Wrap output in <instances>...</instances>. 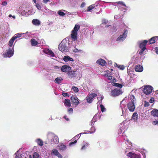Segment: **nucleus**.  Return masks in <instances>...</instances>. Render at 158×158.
I'll list each match as a JSON object with an SVG mask.
<instances>
[{"mask_svg": "<svg viewBox=\"0 0 158 158\" xmlns=\"http://www.w3.org/2000/svg\"><path fill=\"white\" fill-rule=\"evenodd\" d=\"M24 33H23L16 34L10 40L8 43L9 48L7 50L6 52L5 53V57H10L13 56L14 52V42L16 39L20 37Z\"/></svg>", "mask_w": 158, "mask_h": 158, "instance_id": "nucleus-1", "label": "nucleus"}, {"mask_svg": "<svg viewBox=\"0 0 158 158\" xmlns=\"http://www.w3.org/2000/svg\"><path fill=\"white\" fill-rule=\"evenodd\" d=\"M47 139L50 143L52 145L57 144L59 143V138L57 135L54 133L49 132L47 134Z\"/></svg>", "mask_w": 158, "mask_h": 158, "instance_id": "nucleus-2", "label": "nucleus"}, {"mask_svg": "<svg viewBox=\"0 0 158 158\" xmlns=\"http://www.w3.org/2000/svg\"><path fill=\"white\" fill-rule=\"evenodd\" d=\"M129 102L127 104V108L129 110L133 112L135 109V104L136 103V99L133 95H130L129 97Z\"/></svg>", "mask_w": 158, "mask_h": 158, "instance_id": "nucleus-3", "label": "nucleus"}, {"mask_svg": "<svg viewBox=\"0 0 158 158\" xmlns=\"http://www.w3.org/2000/svg\"><path fill=\"white\" fill-rule=\"evenodd\" d=\"M80 28V27L79 25L76 24L71 31V38L74 41L77 40V32Z\"/></svg>", "mask_w": 158, "mask_h": 158, "instance_id": "nucleus-4", "label": "nucleus"}, {"mask_svg": "<svg viewBox=\"0 0 158 158\" xmlns=\"http://www.w3.org/2000/svg\"><path fill=\"white\" fill-rule=\"evenodd\" d=\"M124 28H125V26H124ZM128 33V30L124 28L123 30L121 31V32L119 36L117 39V41L119 42H122L124 40L127 36V34Z\"/></svg>", "mask_w": 158, "mask_h": 158, "instance_id": "nucleus-5", "label": "nucleus"}, {"mask_svg": "<svg viewBox=\"0 0 158 158\" xmlns=\"http://www.w3.org/2000/svg\"><path fill=\"white\" fill-rule=\"evenodd\" d=\"M67 42L66 40H63L59 44L58 48L62 52H68V48L67 46Z\"/></svg>", "mask_w": 158, "mask_h": 158, "instance_id": "nucleus-6", "label": "nucleus"}, {"mask_svg": "<svg viewBox=\"0 0 158 158\" xmlns=\"http://www.w3.org/2000/svg\"><path fill=\"white\" fill-rule=\"evenodd\" d=\"M123 93L122 90L120 89L115 88L111 90L110 95L113 97H117Z\"/></svg>", "mask_w": 158, "mask_h": 158, "instance_id": "nucleus-7", "label": "nucleus"}, {"mask_svg": "<svg viewBox=\"0 0 158 158\" xmlns=\"http://www.w3.org/2000/svg\"><path fill=\"white\" fill-rule=\"evenodd\" d=\"M116 3L118 4H120V5H121V6H119L118 5V7L119 8H123V9H122V10H123L124 12L126 10H127V9L126 7L127 6H126V5L122 1H118V2H112L110 3V6H116Z\"/></svg>", "mask_w": 158, "mask_h": 158, "instance_id": "nucleus-8", "label": "nucleus"}, {"mask_svg": "<svg viewBox=\"0 0 158 158\" xmlns=\"http://www.w3.org/2000/svg\"><path fill=\"white\" fill-rule=\"evenodd\" d=\"M97 96L96 94L94 93H91L89 94L86 98V100L87 102L89 103H91L95 97Z\"/></svg>", "mask_w": 158, "mask_h": 158, "instance_id": "nucleus-9", "label": "nucleus"}, {"mask_svg": "<svg viewBox=\"0 0 158 158\" xmlns=\"http://www.w3.org/2000/svg\"><path fill=\"white\" fill-rule=\"evenodd\" d=\"M148 42V41L147 40H144L140 44L139 47L141 48V50L139 52V54H142L143 51L146 49L145 46Z\"/></svg>", "mask_w": 158, "mask_h": 158, "instance_id": "nucleus-10", "label": "nucleus"}, {"mask_svg": "<svg viewBox=\"0 0 158 158\" xmlns=\"http://www.w3.org/2000/svg\"><path fill=\"white\" fill-rule=\"evenodd\" d=\"M78 73V71L76 70L71 71L70 70L68 73L67 74L69 78H72L75 77L77 75Z\"/></svg>", "mask_w": 158, "mask_h": 158, "instance_id": "nucleus-11", "label": "nucleus"}, {"mask_svg": "<svg viewBox=\"0 0 158 158\" xmlns=\"http://www.w3.org/2000/svg\"><path fill=\"white\" fill-rule=\"evenodd\" d=\"M152 87L150 86H146L143 89V92L146 95L149 94L152 92Z\"/></svg>", "mask_w": 158, "mask_h": 158, "instance_id": "nucleus-12", "label": "nucleus"}, {"mask_svg": "<svg viewBox=\"0 0 158 158\" xmlns=\"http://www.w3.org/2000/svg\"><path fill=\"white\" fill-rule=\"evenodd\" d=\"M63 72H68L71 69V68L69 66L64 65L62 66L60 69Z\"/></svg>", "mask_w": 158, "mask_h": 158, "instance_id": "nucleus-13", "label": "nucleus"}, {"mask_svg": "<svg viewBox=\"0 0 158 158\" xmlns=\"http://www.w3.org/2000/svg\"><path fill=\"white\" fill-rule=\"evenodd\" d=\"M119 126L120 128L118 130V134L121 133L123 131L124 132L127 129V128L125 126V123L123 122Z\"/></svg>", "mask_w": 158, "mask_h": 158, "instance_id": "nucleus-14", "label": "nucleus"}, {"mask_svg": "<svg viewBox=\"0 0 158 158\" xmlns=\"http://www.w3.org/2000/svg\"><path fill=\"white\" fill-rule=\"evenodd\" d=\"M71 99L72 102L75 105V107L79 103L78 98L75 96H72L71 97Z\"/></svg>", "mask_w": 158, "mask_h": 158, "instance_id": "nucleus-15", "label": "nucleus"}, {"mask_svg": "<svg viewBox=\"0 0 158 158\" xmlns=\"http://www.w3.org/2000/svg\"><path fill=\"white\" fill-rule=\"evenodd\" d=\"M44 52L50 57H54L55 56L54 53L51 50L48 49H45L43 50Z\"/></svg>", "mask_w": 158, "mask_h": 158, "instance_id": "nucleus-16", "label": "nucleus"}, {"mask_svg": "<svg viewBox=\"0 0 158 158\" xmlns=\"http://www.w3.org/2000/svg\"><path fill=\"white\" fill-rule=\"evenodd\" d=\"M96 115H95L93 118V119L92 120V122H91V126H92V127L91 129V132L90 133H93L95 131V128H94V127L93 126V125H94V123L96 122Z\"/></svg>", "mask_w": 158, "mask_h": 158, "instance_id": "nucleus-17", "label": "nucleus"}, {"mask_svg": "<svg viewBox=\"0 0 158 158\" xmlns=\"http://www.w3.org/2000/svg\"><path fill=\"white\" fill-rule=\"evenodd\" d=\"M127 155L128 156L130 157V158H140V156L135 153L130 152L128 153Z\"/></svg>", "mask_w": 158, "mask_h": 158, "instance_id": "nucleus-18", "label": "nucleus"}, {"mask_svg": "<svg viewBox=\"0 0 158 158\" xmlns=\"http://www.w3.org/2000/svg\"><path fill=\"white\" fill-rule=\"evenodd\" d=\"M96 63L102 66L105 65L106 63V61L102 59H99L98 60L96 61Z\"/></svg>", "mask_w": 158, "mask_h": 158, "instance_id": "nucleus-19", "label": "nucleus"}, {"mask_svg": "<svg viewBox=\"0 0 158 158\" xmlns=\"http://www.w3.org/2000/svg\"><path fill=\"white\" fill-rule=\"evenodd\" d=\"M151 114L154 117H158V110L154 109L151 112Z\"/></svg>", "mask_w": 158, "mask_h": 158, "instance_id": "nucleus-20", "label": "nucleus"}, {"mask_svg": "<svg viewBox=\"0 0 158 158\" xmlns=\"http://www.w3.org/2000/svg\"><path fill=\"white\" fill-rule=\"evenodd\" d=\"M138 119V114L136 112L134 113L132 116L131 120H133L135 122L137 121Z\"/></svg>", "mask_w": 158, "mask_h": 158, "instance_id": "nucleus-21", "label": "nucleus"}, {"mask_svg": "<svg viewBox=\"0 0 158 158\" xmlns=\"http://www.w3.org/2000/svg\"><path fill=\"white\" fill-rule=\"evenodd\" d=\"M135 70L136 72H142L143 70V68L142 66L138 65L135 66Z\"/></svg>", "mask_w": 158, "mask_h": 158, "instance_id": "nucleus-22", "label": "nucleus"}, {"mask_svg": "<svg viewBox=\"0 0 158 158\" xmlns=\"http://www.w3.org/2000/svg\"><path fill=\"white\" fill-rule=\"evenodd\" d=\"M105 76L108 78V79L110 80V82L112 81V82H115L116 80L115 79H114V78L112 76H111L110 74H106Z\"/></svg>", "mask_w": 158, "mask_h": 158, "instance_id": "nucleus-23", "label": "nucleus"}, {"mask_svg": "<svg viewBox=\"0 0 158 158\" xmlns=\"http://www.w3.org/2000/svg\"><path fill=\"white\" fill-rule=\"evenodd\" d=\"M89 144L86 141L83 142L82 144V146L81 148V150H83L86 149L89 146Z\"/></svg>", "mask_w": 158, "mask_h": 158, "instance_id": "nucleus-24", "label": "nucleus"}, {"mask_svg": "<svg viewBox=\"0 0 158 158\" xmlns=\"http://www.w3.org/2000/svg\"><path fill=\"white\" fill-rule=\"evenodd\" d=\"M19 150L15 154V158H23V157L24 154H23L19 153Z\"/></svg>", "mask_w": 158, "mask_h": 158, "instance_id": "nucleus-25", "label": "nucleus"}, {"mask_svg": "<svg viewBox=\"0 0 158 158\" xmlns=\"http://www.w3.org/2000/svg\"><path fill=\"white\" fill-rule=\"evenodd\" d=\"M32 24L35 26H39L40 24V21L38 19H33L32 21Z\"/></svg>", "mask_w": 158, "mask_h": 158, "instance_id": "nucleus-26", "label": "nucleus"}, {"mask_svg": "<svg viewBox=\"0 0 158 158\" xmlns=\"http://www.w3.org/2000/svg\"><path fill=\"white\" fill-rule=\"evenodd\" d=\"M63 60L65 62H68L69 61H73V60L72 58L70 57L69 56H65L63 58Z\"/></svg>", "mask_w": 158, "mask_h": 158, "instance_id": "nucleus-27", "label": "nucleus"}, {"mask_svg": "<svg viewBox=\"0 0 158 158\" xmlns=\"http://www.w3.org/2000/svg\"><path fill=\"white\" fill-rule=\"evenodd\" d=\"M35 142L40 146H42L43 145V142L40 139L38 138L35 140Z\"/></svg>", "mask_w": 158, "mask_h": 158, "instance_id": "nucleus-28", "label": "nucleus"}, {"mask_svg": "<svg viewBox=\"0 0 158 158\" xmlns=\"http://www.w3.org/2000/svg\"><path fill=\"white\" fill-rule=\"evenodd\" d=\"M59 153V152L57 149H54L52 150V152H51V154L52 156L54 155L55 156H56Z\"/></svg>", "mask_w": 158, "mask_h": 158, "instance_id": "nucleus-29", "label": "nucleus"}, {"mask_svg": "<svg viewBox=\"0 0 158 158\" xmlns=\"http://www.w3.org/2000/svg\"><path fill=\"white\" fill-rule=\"evenodd\" d=\"M64 105L65 106L70 107L71 105L70 100L68 99H65L64 100Z\"/></svg>", "mask_w": 158, "mask_h": 158, "instance_id": "nucleus-30", "label": "nucleus"}, {"mask_svg": "<svg viewBox=\"0 0 158 158\" xmlns=\"http://www.w3.org/2000/svg\"><path fill=\"white\" fill-rule=\"evenodd\" d=\"M112 85L113 86L116 87L121 88L123 87V85L121 84L115 83V82H112Z\"/></svg>", "mask_w": 158, "mask_h": 158, "instance_id": "nucleus-31", "label": "nucleus"}, {"mask_svg": "<svg viewBox=\"0 0 158 158\" xmlns=\"http://www.w3.org/2000/svg\"><path fill=\"white\" fill-rule=\"evenodd\" d=\"M58 147L60 150L62 151H64L67 148L66 145L63 144H61L60 145H59Z\"/></svg>", "mask_w": 158, "mask_h": 158, "instance_id": "nucleus-32", "label": "nucleus"}, {"mask_svg": "<svg viewBox=\"0 0 158 158\" xmlns=\"http://www.w3.org/2000/svg\"><path fill=\"white\" fill-rule=\"evenodd\" d=\"M157 37H158L157 36L154 37L150 39L149 41V44H152L155 43L156 38Z\"/></svg>", "mask_w": 158, "mask_h": 158, "instance_id": "nucleus-33", "label": "nucleus"}, {"mask_svg": "<svg viewBox=\"0 0 158 158\" xmlns=\"http://www.w3.org/2000/svg\"><path fill=\"white\" fill-rule=\"evenodd\" d=\"M63 79L61 77H57L56 78L55 81L56 83L59 84L61 83V81Z\"/></svg>", "mask_w": 158, "mask_h": 158, "instance_id": "nucleus-34", "label": "nucleus"}, {"mask_svg": "<svg viewBox=\"0 0 158 158\" xmlns=\"http://www.w3.org/2000/svg\"><path fill=\"white\" fill-rule=\"evenodd\" d=\"M103 99V97L102 96L101 97H98V99L99 101L97 103V106H98L99 104H101L102 103V101Z\"/></svg>", "mask_w": 158, "mask_h": 158, "instance_id": "nucleus-35", "label": "nucleus"}, {"mask_svg": "<svg viewBox=\"0 0 158 158\" xmlns=\"http://www.w3.org/2000/svg\"><path fill=\"white\" fill-rule=\"evenodd\" d=\"M31 45L32 46H35L38 43L37 41L35 40V39H32L31 40Z\"/></svg>", "mask_w": 158, "mask_h": 158, "instance_id": "nucleus-36", "label": "nucleus"}, {"mask_svg": "<svg viewBox=\"0 0 158 158\" xmlns=\"http://www.w3.org/2000/svg\"><path fill=\"white\" fill-rule=\"evenodd\" d=\"M94 5H92L89 6L87 9V10L88 11H90L93 9L95 8V6H94Z\"/></svg>", "mask_w": 158, "mask_h": 158, "instance_id": "nucleus-37", "label": "nucleus"}, {"mask_svg": "<svg viewBox=\"0 0 158 158\" xmlns=\"http://www.w3.org/2000/svg\"><path fill=\"white\" fill-rule=\"evenodd\" d=\"M100 106L101 108V111L102 112H105L106 111V109L105 108L104 106L102 104H100Z\"/></svg>", "mask_w": 158, "mask_h": 158, "instance_id": "nucleus-38", "label": "nucleus"}, {"mask_svg": "<svg viewBox=\"0 0 158 158\" xmlns=\"http://www.w3.org/2000/svg\"><path fill=\"white\" fill-rule=\"evenodd\" d=\"M72 89L75 93H77L79 91L78 88L75 86H73Z\"/></svg>", "mask_w": 158, "mask_h": 158, "instance_id": "nucleus-39", "label": "nucleus"}, {"mask_svg": "<svg viewBox=\"0 0 158 158\" xmlns=\"http://www.w3.org/2000/svg\"><path fill=\"white\" fill-rule=\"evenodd\" d=\"M116 64V66L118 68L122 70H123L125 68L123 65H118V64Z\"/></svg>", "mask_w": 158, "mask_h": 158, "instance_id": "nucleus-40", "label": "nucleus"}, {"mask_svg": "<svg viewBox=\"0 0 158 158\" xmlns=\"http://www.w3.org/2000/svg\"><path fill=\"white\" fill-rule=\"evenodd\" d=\"M33 156V158H40L39 155L36 152L34 153Z\"/></svg>", "mask_w": 158, "mask_h": 158, "instance_id": "nucleus-41", "label": "nucleus"}, {"mask_svg": "<svg viewBox=\"0 0 158 158\" xmlns=\"http://www.w3.org/2000/svg\"><path fill=\"white\" fill-rule=\"evenodd\" d=\"M58 14L60 16H63L65 15V14L61 11V10H59L58 12Z\"/></svg>", "mask_w": 158, "mask_h": 158, "instance_id": "nucleus-42", "label": "nucleus"}, {"mask_svg": "<svg viewBox=\"0 0 158 158\" xmlns=\"http://www.w3.org/2000/svg\"><path fill=\"white\" fill-rule=\"evenodd\" d=\"M35 3V6H36L38 9L40 10L41 9V7L39 4L36 3H36Z\"/></svg>", "mask_w": 158, "mask_h": 158, "instance_id": "nucleus-43", "label": "nucleus"}, {"mask_svg": "<svg viewBox=\"0 0 158 158\" xmlns=\"http://www.w3.org/2000/svg\"><path fill=\"white\" fill-rule=\"evenodd\" d=\"M62 95L64 96V97H67L69 96V95L67 93H63Z\"/></svg>", "mask_w": 158, "mask_h": 158, "instance_id": "nucleus-44", "label": "nucleus"}, {"mask_svg": "<svg viewBox=\"0 0 158 158\" xmlns=\"http://www.w3.org/2000/svg\"><path fill=\"white\" fill-rule=\"evenodd\" d=\"M149 106V104L148 102L145 101L144 106L145 107H148Z\"/></svg>", "mask_w": 158, "mask_h": 158, "instance_id": "nucleus-45", "label": "nucleus"}, {"mask_svg": "<svg viewBox=\"0 0 158 158\" xmlns=\"http://www.w3.org/2000/svg\"><path fill=\"white\" fill-rule=\"evenodd\" d=\"M125 143L127 145H131V143L129 142V140L128 139H127L125 141Z\"/></svg>", "mask_w": 158, "mask_h": 158, "instance_id": "nucleus-46", "label": "nucleus"}, {"mask_svg": "<svg viewBox=\"0 0 158 158\" xmlns=\"http://www.w3.org/2000/svg\"><path fill=\"white\" fill-rule=\"evenodd\" d=\"M152 124L154 125H158V120L157 121H153Z\"/></svg>", "mask_w": 158, "mask_h": 158, "instance_id": "nucleus-47", "label": "nucleus"}, {"mask_svg": "<svg viewBox=\"0 0 158 158\" xmlns=\"http://www.w3.org/2000/svg\"><path fill=\"white\" fill-rule=\"evenodd\" d=\"M77 142V140H75L74 142H70L69 144V145L70 146H71L73 144H75V143H76Z\"/></svg>", "mask_w": 158, "mask_h": 158, "instance_id": "nucleus-48", "label": "nucleus"}, {"mask_svg": "<svg viewBox=\"0 0 158 158\" xmlns=\"http://www.w3.org/2000/svg\"><path fill=\"white\" fill-rule=\"evenodd\" d=\"M80 134H78L76 135L74 138L75 139H78L80 137Z\"/></svg>", "mask_w": 158, "mask_h": 158, "instance_id": "nucleus-49", "label": "nucleus"}, {"mask_svg": "<svg viewBox=\"0 0 158 158\" xmlns=\"http://www.w3.org/2000/svg\"><path fill=\"white\" fill-rule=\"evenodd\" d=\"M68 111L69 113H72L73 111V109L71 108H70L68 109Z\"/></svg>", "mask_w": 158, "mask_h": 158, "instance_id": "nucleus-50", "label": "nucleus"}, {"mask_svg": "<svg viewBox=\"0 0 158 158\" xmlns=\"http://www.w3.org/2000/svg\"><path fill=\"white\" fill-rule=\"evenodd\" d=\"M9 18H11L12 17L13 19H15V15L12 16L11 15H9L8 16Z\"/></svg>", "mask_w": 158, "mask_h": 158, "instance_id": "nucleus-51", "label": "nucleus"}, {"mask_svg": "<svg viewBox=\"0 0 158 158\" xmlns=\"http://www.w3.org/2000/svg\"><path fill=\"white\" fill-rule=\"evenodd\" d=\"M56 156H57L58 158H62L63 157L60 154V153Z\"/></svg>", "mask_w": 158, "mask_h": 158, "instance_id": "nucleus-52", "label": "nucleus"}, {"mask_svg": "<svg viewBox=\"0 0 158 158\" xmlns=\"http://www.w3.org/2000/svg\"><path fill=\"white\" fill-rule=\"evenodd\" d=\"M100 1H97L96 2V3H95V4H94V6H95V7H96V6H98V5L99 4V2H100Z\"/></svg>", "mask_w": 158, "mask_h": 158, "instance_id": "nucleus-53", "label": "nucleus"}, {"mask_svg": "<svg viewBox=\"0 0 158 158\" xmlns=\"http://www.w3.org/2000/svg\"><path fill=\"white\" fill-rule=\"evenodd\" d=\"M154 101V99L153 98H151L150 99L149 102L150 103H152Z\"/></svg>", "mask_w": 158, "mask_h": 158, "instance_id": "nucleus-54", "label": "nucleus"}, {"mask_svg": "<svg viewBox=\"0 0 158 158\" xmlns=\"http://www.w3.org/2000/svg\"><path fill=\"white\" fill-rule=\"evenodd\" d=\"M108 23V21L106 19H103L102 20V23H105V24L107 23Z\"/></svg>", "mask_w": 158, "mask_h": 158, "instance_id": "nucleus-55", "label": "nucleus"}, {"mask_svg": "<svg viewBox=\"0 0 158 158\" xmlns=\"http://www.w3.org/2000/svg\"><path fill=\"white\" fill-rule=\"evenodd\" d=\"M120 17H121V16H120L119 15H115L114 18L115 19H118L119 18H120Z\"/></svg>", "mask_w": 158, "mask_h": 158, "instance_id": "nucleus-56", "label": "nucleus"}, {"mask_svg": "<svg viewBox=\"0 0 158 158\" xmlns=\"http://www.w3.org/2000/svg\"><path fill=\"white\" fill-rule=\"evenodd\" d=\"M7 4V2L6 1H4L2 2V5L3 6H5Z\"/></svg>", "mask_w": 158, "mask_h": 158, "instance_id": "nucleus-57", "label": "nucleus"}, {"mask_svg": "<svg viewBox=\"0 0 158 158\" xmlns=\"http://www.w3.org/2000/svg\"><path fill=\"white\" fill-rule=\"evenodd\" d=\"M155 50L156 51V52L157 54H158V48L156 47L155 48Z\"/></svg>", "mask_w": 158, "mask_h": 158, "instance_id": "nucleus-58", "label": "nucleus"}, {"mask_svg": "<svg viewBox=\"0 0 158 158\" xmlns=\"http://www.w3.org/2000/svg\"><path fill=\"white\" fill-rule=\"evenodd\" d=\"M85 3H82L81 5V7H83L85 5Z\"/></svg>", "mask_w": 158, "mask_h": 158, "instance_id": "nucleus-59", "label": "nucleus"}, {"mask_svg": "<svg viewBox=\"0 0 158 158\" xmlns=\"http://www.w3.org/2000/svg\"><path fill=\"white\" fill-rule=\"evenodd\" d=\"M64 118L66 121H69V119L67 118V116H64Z\"/></svg>", "mask_w": 158, "mask_h": 158, "instance_id": "nucleus-60", "label": "nucleus"}, {"mask_svg": "<svg viewBox=\"0 0 158 158\" xmlns=\"http://www.w3.org/2000/svg\"><path fill=\"white\" fill-rule=\"evenodd\" d=\"M81 51V50H78L77 49H76L75 50V51H74L75 52H79Z\"/></svg>", "mask_w": 158, "mask_h": 158, "instance_id": "nucleus-61", "label": "nucleus"}, {"mask_svg": "<svg viewBox=\"0 0 158 158\" xmlns=\"http://www.w3.org/2000/svg\"><path fill=\"white\" fill-rule=\"evenodd\" d=\"M122 111L123 114H122L121 115L123 116V112H124L123 109L122 108Z\"/></svg>", "mask_w": 158, "mask_h": 158, "instance_id": "nucleus-62", "label": "nucleus"}, {"mask_svg": "<svg viewBox=\"0 0 158 158\" xmlns=\"http://www.w3.org/2000/svg\"><path fill=\"white\" fill-rule=\"evenodd\" d=\"M111 27V26L110 25H107L106 26V27Z\"/></svg>", "mask_w": 158, "mask_h": 158, "instance_id": "nucleus-63", "label": "nucleus"}, {"mask_svg": "<svg viewBox=\"0 0 158 158\" xmlns=\"http://www.w3.org/2000/svg\"><path fill=\"white\" fill-rule=\"evenodd\" d=\"M29 158H32L31 155H29Z\"/></svg>", "mask_w": 158, "mask_h": 158, "instance_id": "nucleus-64", "label": "nucleus"}]
</instances>
